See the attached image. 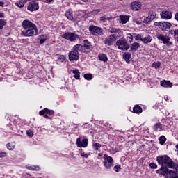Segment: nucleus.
Masks as SVG:
<instances>
[{
    "mask_svg": "<svg viewBox=\"0 0 178 178\" xmlns=\"http://www.w3.org/2000/svg\"><path fill=\"white\" fill-rule=\"evenodd\" d=\"M58 59H60V60L63 61V60H65V58L64 56H60L58 57Z\"/></svg>",
    "mask_w": 178,
    "mask_h": 178,
    "instance_id": "nucleus-51",
    "label": "nucleus"
},
{
    "mask_svg": "<svg viewBox=\"0 0 178 178\" xmlns=\"http://www.w3.org/2000/svg\"><path fill=\"white\" fill-rule=\"evenodd\" d=\"M83 42L84 45H81L82 47H81V51H83V49H90V47H91V43L88 42V40H85Z\"/></svg>",
    "mask_w": 178,
    "mask_h": 178,
    "instance_id": "nucleus-18",
    "label": "nucleus"
},
{
    "mask_svg": "<svg viewBox=\"0 0 178 178\" xmlns=\"http://www.w3.org/2000/svg\"><path fill=\"white\" fill-rule=\"evenodd\" d=\"M81 156H82V158H86V159H87V158H88V154H87V153L82 152V153L81 154Z\"/></svg>",
    "mask_w": 178,
    "mask_h": 178,
    "instance_id": "nucleus-46",
    "label": "nucleus"
},
{
    "mask_svg": "<svg viewBox=\"0 0 178 178\" xmlns=\"http://www.w3.org/2000/svg\"><path fill=\"white\" fill-rule=\"evenodd\" d=\"M123 58L126 60L127 63H129L130 59L131 58V54L126 52L123 54Z\"/></svg>",
    "mask_w": 178,
    "mask_h": 178,
    "instance_id": "nucleus-20",
    "label": "nucleus"
},
{
    "mask_svg": "<svg viewBox=\"0 0 178 178\" xmlns=\"http://www.w3.org/2000/svg\"><path fill=\"white\" fill-rule=\"evenodd\" d=\"M131 8L132 10L137 11L141 9V3L138 1H134L131 3Z\"/></svg>",
    "mask_w": 178,
    "mask_h": 178,
    "instance_id": "nucleus-15",
    "label": "nucleus"
},
{
    "mask_svg": "<svg viewBox=\"0 0 178 178\" xmlns=\"http://www.w3.org/2000/svg\"><path fill=\"white\" fill-rule=\"evenodd\" d=\"M156 37L157 40H159V41H162L163 44L167 45V47H170L173 45V43L170 42V37L168 35H164L161 33H156Z\"/></svg>",
    "mask_w": 178,
    "mask_h": 178,
    "instance_id": "nucleus-5",
    "label": "nucleus"
},
{
    "mask_svg": "<svg viewBox=\"0 0 178 178\" xmlns=\"http://www.w3.org/2000/svg\"><path fill=\"white\" fill-rule=\"evenodd\" d=\"M170 27H172V23L170 22H161V30L162 31H168V30H170Z\"/></svg>",
    "mask_w": 178,
    "mask_h": 178,
    "instance_id": "nucleus-14",
    "label": "nucleus"
},
{
    "mask_svg": "<svg viewBox=\"0 0 178 178\" xmlns=\"http://www.w3.org/2000/svg\"><path fill=\"white\" fill-rule=\"evenodd\" d=\"M115 172H119V170H120V169H122V168L120 167V165H115L113 168Z\"/></svg>",
    "mask_w": 178,
    "mask_h": 178,
    "instance_id": "nucleus-43",
    "label": "nucleus"
},
{
    "mask_svg": "<svg viewBox=\"0 0 178 178\" xmlns=\"http://www.w3.org/2000/svg\"><path fill=\"white\" fill-rule=\"evenodd\" d=\"M104 166L107 170L111 169V168H113V159L111 156H109L106 154H104Z\"/></svg>",
    "mask_w": 178,
    "mask_h": 178,
    "instance_id": "nucleus-7",
    "label": "nucleus"
},
{
    "mask_svg": "<svg viewBox=\"0 0 178 178\" xmlns=\"http://www.w3.org/2000/svg\"><path fill=\"white\" fill-rule=\"evenodd\" d=\"M116 40H118V36L116 35H111L105 39L104 44H106V45H108V47H111V45H112V44H113Z\"/></svg>",
    "mask_w": 178,
    "mask_h": 178,
    "instance_id": "nucleus-9",
    "label": "nucleus"
},
{
    "mask_svg": "<svg viewBox=\"0 0 178 178\" xmlns=\"http://www.w3.org/2000/svg\"><path fill=\"white\" fill-rule=\"evenodd\" d=\"M157 162L159 165H161V167L160 168V170L161 172H163L164 169H168L167 168H174L176 164H175V162L172 161V159H170L168 156H159L157 157Z\"/></svg>",
    "mask_w": 178,
    "mask_h": 178,
    "instance_id": "nucleus-2",
    "label": "nucleus"
},
{
    "mask_svg": "<svg viewBox=\"0 0 178 178\" xmlns=\"http://www.w3.org/2000/svg\"><path fill=\"white\" fill-rule=\"evenodd\" d=\"M99 59L102 62H108V56H106V54H102L99 55Z\"/></svg>",
    "mask_w": 178,
    "mask_h": 178,
    "instance_id": "nucleus-24",
    "label": "nucleus"
},
{
    "mask_svg": "<svg viewBox=\"0 0 178 178\" xmlns=\"http://www.w3.org/2000/svg\"><path fill=\"white\" fill-rule=\"evenodd\" d=\"M26 3H27L26 0H21L16 5L18 8H24V5H26Z\"/></svg>",
    "mask_w": 178,
    "mask_h": 178,
    "instance_id": "nucleus-26",
    "label": "nucleus"
},
{
    "mask_svg": "<svg viewBox=\"0 0 178 178\" xmlns=\"http://www.w3.org/2000/svg\"><path fill=\"white\" fill-rule=\"evenodd\" d=\"M175 41H177V42H178V35L175 38Z\"/></svg>",
    "mask_w": 178,
    "mask_h": 178,
    "instance_id": "nucleus-57",
    "label": "nucleus"
},
{
    "mask_svg": "<svg viewBox=\"0 0 178 178\" xmlns=\"http://www.w3.org/2000/svg\"><path fill=\"white\" fill-rule=\"evenodd\" d=\"M152 67H154V69H159V67H161V63H154L152 64Z\"/></svg>",
    "mask_w": 178,
    "mask_h": 178,
    "instance_id": "nucleus-35",
    "label": "nucleus"
},
{
    "mask_svg": "<svg viewBox=\"0 0 178 178\" xmlns=\"http://www.w3.org/2000/svg\"><path fill=\"white\" fill-rule=\"evenodd\" d=\"M44 111H46V113L48 115H54V112L53 110H49L48 108H44Z\"/></svg>",
    "mask_w": 178,
    "mask_h": 178,
    "instance_id": "nucleus-38",
    "label": "nucleus"
},
{
    "mask_svg": "<svg viewBox=\"0 0 178 178\" xmlns=\"http://www.w3.org/2000/svg\"><path fill=\"white\" fill-rule=\"evenodd\" d=\"M89 31L95 35H102V29L99 27L95 26H90L89 27Z\"/></svg>",
    "mask_w": 178,
    "mask_h": 178,
    "instance_id": "nucleus-10",
    "label": "nucleus"
},
{
    "mask_svg": "<svg viewBox=\"0 0 178 178\" xmlns=\"http://www.w3.org/2000/svg\"><path fill=\"white\" fill-rule=\"evenodd\" d=\"M61 37L62 38H65V40H68V41H71L72 42L76 41V40H80V36L79 35L72 32L65 33L63 34Z\"/></svg>",
    "mask_w": 178,
    "mask_h": 178,
    "instance_id": "nucleus-6",
    "label": "nucleus"
},
{
    "mask_svg": "<svg viewBox=\"0 0 178 178\" xmlns=\"http://www.w3.org/2000/svg\"><path fill=\"white\" fill-rule=\"evenodd\" d=\"M106 20H112V17H106Z\"/></svg>",
    "mask_w": 178,
    "mask_h": 178,
    "instance_id": "nucleus-54",
    "label": "nucleus"
},
{
    "mask_svg": "<svg viewBox=\"0 0 178 178\" xmlns=\"http://www.w3.org/2000/svg\"><path fill=\"white\" fill-rule=\"evenodd\" d=\"M81 45L79 44L73 47V49L69 52L68 54L69 60H70V62L79 59L80 54H79V51H81Z\"/></svg>",
    "mask_w": 178,
    "mask_h": 178,
    "instance_id": "nucleus-3",
    "label": "nucleus"
},
{
    "mask_svg": "<svg viewBox=\"0 0 178 178\" xmlns=\"http://www.w3.org/2000/svg\"><path fill=\"white\" fill-rule=\"evenodd\" d=\"M120 23H122V24H126L130 19L129 15H120Z\"/></svg>",
    "mask_w": 178,
    "mask_h": 178,
    "instance_id": "nucleus-16",
    "label": "nucleus"
},
{
    "mask_svg": "<svg viewBox=\"0 0 178 178\" xmlns=\"http://www.w3.org/2000/svg\"><path fill=\"white\" fill-rule=\"evenodd\" d=\"M155 131H162V124L157 123L154 125Z\"/></svg>",
    "mask_w": 178,
    "mask_h": 178,
    "instance_id": "nucleus-25",
    "label": "nucleus"
},
{
    "mask_svg": "<svg viewBox=\"0 0 178 178\" xmlns=\"http://www.w3.org/2000/svg\"><path fill=\"white\" fill-rule=\"evenodd\" d=\"M27 169H29L30 170H40V167L38 166H26Z\"/></svg>",
    "mask_w": 178,
    "mask_h": 178,
    "instance_id": "nucleus-32",
    "label": "nucleus"
},
{
    "mask_svg": "<svg viewBox=\"0 0 178 178\" xmlns=\"http://www.w3.org/2000/svg\"><path fill=\"white\" fill-rule=\"evenodd\" d=\"M4 156H6V153L5 152L0 153V158H3Z\"/></svg>",
    "mask_w": 178,
    "mask_h": 178,
    "instance_id": "nucleus-50",
    "label": "nucleus"
},
{
    "mask_svg": "<svg viewBox=\"0 0 178 178\" xmlns=\"http://www.w3.org/2000/svg\"><path fill=\"white\" fill-rule=\"evenodd\" d=\"M26 134L29 137H33L34 136V134H33V131H31V130H28L26 131Z\"/></svg>",
    "mask_w": 178,
    "mask_h": 178,
    "instance_id": "nucleus-41",
    "label": "nucleus"
},
{
    "mask_svg": "<svg viewBox=\"0 0 178 178\" xmlns=\"http://www.w3.org/2000/svg\"><path fill=\"white\" fill-rule=\"evenodd\" d=\"M72 73L74 74L75 79H80V72H79V70H74Z\"/></svg>",
    "mask_w": 178,
    "mask_h": 178,
    "instance_id": "nucleus-29",
    "label": "nucleus"
},
{
    "mask_svg": "<svg viewBox=\"0 0 178 178\" xmlns=\"http://www.w3.org/2000/svg\"><path fill=\"white\" fill-rule=\"evenodd\" d=\"M83 1V2H87V1H88V0H82Z\"/></svg>",
    "mask_w": 178,
    "mask_h": 178,
    "instance_id": "nucleus-59",
    "label": "nucleus"
},
{
    "mask_svg": "<svg viewBox=\"0 0 178 178\" xmlns=\"http://www.w3.org/2000/svg\"><path fill=\"white\" fill-rule=\"evenodd\" d=\"M127 40L129 42H133V35L128 33L127 35Z\"/></svg>",
    "mask_w": 178,
    "mask_h": 178,
    "instance_id": "nucleus-34",
    "label": "nucleus"
},
{
    "mask_svg": "<svg viewBox=\"0 0 178 178\" xmlns=\"http://www.w3.org/2000/svg\"><path fill=\"white\" fill-rule=\"evenodd\" d=\"M99 12H101V10H99V9L94 10L92 12V15H98V13H99Z\"/></svg>",
    "mask_w": 178,
    "mask_h": 178,
    "instance_id": "nucleus-44",
    "label": "nucleus"
},
{
    "mask_svg": "<svg viewBox=\"0 0 178 178\" xmlns=\"http://www.w3.org/2000/svg\"><path fill=\"white\" fill-rule=\"evenodd\" d=\"M65 16L68 20H73V11L72 10H67Z\"/></svg>",
    "mask_w": 178,
    "mask_h": 178,
    "instance_id": "nucleus-21",
    "label": "nucleus"
},
{
    "mask_svg": "<svg viewBox=\"0 0 178 178\" xmlns=\"http://www.w3.org/2000/svg\"><path fill=\"white\" fill-rule=\"evenodd\" d=\"M133 111L135 113H141L143 112V108L138 106V105H136L133 108Z\"/></svg>",
    "mask_w": 178,
    "mask_h": 178,
    "instance_id": "nucleus-23",
    "label": "nucleus"
},
{
    "mask_svg": "<svg viewBox=\"0 0 178 178\" xmlns=\"http://www.w3.org/2000/svg\"><path fill=\"white\" fill-rule=\"evenodd\" d=\"M84 79H86V80H91V79H92V74H84Z\"/></svg>",
    "mask_w": 178,
    "mask_h": 178,
    "instance_id": "nucleus-36",
    "label": "nucleus"
},
{
    "mask_svg": "<svg viewBox=\"0 0 178 178\" xmlns=\"http://www.w3.org/2000/svg\"><path fill=\"white\" fill-rule=\"evenodd\" d=\"M161 19H165L166 20H170V19H172V12L170 11H162L161 13Z\"/></svg>",
    "mask_w": 178,
    "mask_h": 178,
    "instance_id": "nucleus-13",
    "label": "nucleus"
},
{
    "mask_svg": "<svg viewBox=\"0 0 178 178\" xmlns=\"http://www.w3.org/2000/svg\"><path fill=\"white\" fill-rule=\"evenodd\" d=\"M76 145L79 148H86L88 145V140L83 139L81 140L80 138L76 139Z\"/></svg>",
    "mask_w": 178,
    "mask_h": 178,
    "instance_id": "nucleus-11",
    "label": "nucleus"
},
{
    "mask_svg": "<svg viewBox=\"0 0 178 178\" xmlns=\"http://www.w3.org/2000/svg\"><path fill=\"white\" fill-rule=\"evenodd\" d=\"M0 6H3V2L0 1Z\"/></svg>",
    "mask_w": 178,
    "mask_h": 178,
    "instance_id": "nucleus-56",
    "label": "nucleus"
},
{
    "mask_svg": "<svg viewBox=\"0 0 178 178\" xmlns=\"http://www.w3.org/2000/svg\"><path fill=\"white\" fill-rule=\"evenodd\" d=\"M101 147H102V145L98 143L93 144L95 151H98Z\"/></svg>",
    "mask_w": 178,
    "mask_h": 178,
    "instance_id": "nucleus-31",
    "label": "nucleus"
},
{
    "mask_svg": "<svg viewBox=\"0 0 178 178\" xmlns=\"http://www.w3.org/2000/svg\"><path fill=\"white\" fill-rule=\"evenodd\" d=\"M22 34L24 37H33L38 34L37 26L29 19L22 22Z\"/></svg>",
    "mask_w": 178,
    "mask_h": 178,
    "instance_id": "nucleus-1",
    "label": "nucleus"
},
{
    "mask_svg": "<svg viewBox=\"0 0 178 178\" xmlns=\"http://www.w3.org/2000/svg\"><path fill=\"white\" fill-rule=\"evenodd\" d=\"M6 24V22H5V19H0V30L1 29H3V26Z\"/></svg>",
    "mask_w": 178,
    "mask_h": 178,
    "instance_id": "nucleus-37",
    "label": "nucleus"
},
{
    "mask_svg": "<svg viewBox=\"0 0 178 178\" xmlns=\"http://www.w3.org/2000/svg\"><path fill=\"white\" fill-rule=\"evenodd\" d=\"M150 168H152V169H156V168H158V165L155 163H151L149 164Z\"/></svg>",
    "mask_w": 178,
    "mask_h": 178,
    "instance_id": "nucleus-42",
    "label": "nucleus"
},
{
    "mask_svg": "<svg viewBox=\"0 0 178 178\" xmlns=\"http://www.w3.org/2000/svg\"><path fill=\"white\" fill-rule=\"evenodd\" d=\"M116 45L118 49H121V51H127V49H129V44L127 43V40L123 38L117 40Z\"/></svg>",
    "mask_w": 178,
    "mask_h": 178,
    "instance_id": "nucleus-8",
    "label": "nucleus"
},
{
    "mask_svg": "<svg viewBox=\"0 0 178 178\" xmlns=\"http://www.w3.org/2000/svg\"><path fill=\"white\" fill-rule=\"evenodd\" d=\"M47 41V36L42 35L40 36V44H44Z\"/></svg>",
    "mask_w": 178,
    "mask_h": 178,
    "instance_id": "nucleus-33",
    "label": "nucleus"
},
{
    "mask_svg": "<svg viewBox=\"0 0 178 178\" xmlns=\"http://www.w3.org/2000/svg\"><path fill=\"white\" fill-rule=\"evenodd\" d=\"M154 26H156L157 27H159V29H161L162 22H154Z\"/></svg>",
    "mask_w": 178,
    "mask_h": 178,
    "instance_id": "nucleus-47",
    "label": "nucleus"
},
{
    "mask_svg": "<svg viewBox=\"0 0 178 178\" xmlns=\"http://www.w3.org/2000/svg\"><path fill=\"white\" fill-rule=\"evenodd\" d=\"M0 17H3V13H0Z\"/></svg>",
    "mask_w": 178,
    "mask_h": 178,
    "instance_id": "nucleus-55",
    "label": "nucleus"
},
{
    "mask_svg": "<svg viewBox=\"0 0 178 178\" xmlns=\"http://www.w3.org/2000/svg\"><path fill=\"white\" fill-rule=\"evenodd\" d=\"M106 22V15L100 17V23H105Z\"/></svg>",
    "mask_w": 178,
    "mask_h": 178,
    "instance_id": "nucleus-40",
    "label": "nucleus"
},
{
    "mask_svg": "<svg viewBox=\"0 0 178 178\" xmlns=\"http://www.w3.org/2000/svg\"><path fill=\"white\" fill-rule=\"evenodd\" d=\"M40 6L38 3L35 2V1H32L29 3V6H28V10L30 12H35V10H38Z\"/></svg>",
    "mask_w": 178,
    "mask_h": 178,
    "instance_id": "nucleus-12",
    "label": "nucleus"
},
{
    "mask_svg": "<svg viewBox=\"0 0 178 178\" xmlns=\"http://www.w3.org/2000/svg\"><path fill=\"white\" fill-rule=\"evenodd\" d=\"M39 113L41 116H42V115H44V114L47 113V111H45V109H44V110L40 111Z\"/></svg>",
    "mask_w": 178,
    "mask_h": 178,
    "instance_id": "nucleus-49",
    "label": "nucleus"
},
{
    "mask_svg": "<svg viewBox=\"0 0 178 178\" xmlns=\"http://www.w3.org/2000/svg\"><path fill=\"white\" fill-rule=\"evenodd\" d=\"M175 19H177L178 22V13L175 14Z\"/></svg>",
    "mask_w": 178,
    "mask_h": 178,
    "instance_id": "nucleus-53",
    "label": "nucleus"
},
{
    "mask_svg": "<svg viewBox=\"0 0 178 178\" xmlns=\"http://www.w3.org/2000/svg\"><path fill=\"white\" fill-rule=\"evenodd\" d=\"M29 1H30V0H25V2H29Z\"/></svg>",
    "mask_w": 178,
    "mask_h": 178,
    "instance_id": "nucleus-60",
    "label": "nucleus"
},
{
    "mask_svg": "<svg viewBox=\"0 0 178 178\" xmlns=\"http://www.w3.org/2000/svg\"><path fill=\"white\" fill-rule=\"evenodd\" d=\"M44 117H45V118H48V115H45Z\"/></svg>",
    "mask_w": 178,
    "mask_h": 178,
    "instance_id": "nucleus-61",
    "label": "nucleus"
},
{
    "mask_svg": "<svg viewBox=\"0 0 178 178\" xmlns=\"http://www.w3.org/2000/svg\"><path fill=\"white\" fill-rule=\"evenodd\" d=\"M119 31H120V30L119 29H116V28H110L109 29V33H111V34H115V33H119Z\"/></svg>",
    "mask_w": 178,
    "mask_h": 178,
    "instance_id": "nucleus-28",
    "label": "nucleus"
},
{
    "mask_svg": "<svg viewBox=\"0 0 178 178\" xmlns=\"http://www.w3.org/2000/svg\"><path fill=\"white\" fill-rule=\"evenodd\" d=\"M15 147H16V143H9L7 144V148L10 151H12V149H13V148H15Z\"/></svg>",
    "mask_w": 178,
    "mask_h": 178,
    "instance_id": "nucleus-27",
    "label": "nucleus"
},
{
    "mask_svg": "<svg viewBox=\"0 0 178 178\" xmlns=\"http://www.w3.org/2000/svg\"><path fill=\"white\" fill-rule=\"evenodd\" d=\"M47 2L49 3V2H52L54 0H46Z\"/></svg>",
    "mask_w": 178,
    "mask_h": 178,
    "instance_id": "nucleus-58",
    "label": "nucleus"
},
{
    "mask_svg": "<svg viewBox=\"0 0 178 178\" xmlns=\"http://www.w3.org/2000/svg\"><path fill=\"white\" fill-rule=\"evenodd\" d=\"M142 42H143V44H149V42H151V41H152V37L148 35L146 36L145 38H143V39H141Z\"/></svg>",
    "mask_w": 178,
    "mask_h": 178,
    "instance_id": "nucleus-22",
    "label": "nucleus"
},
{
    "mask_svg": "<svg viewBox=\"0 0 178 178\" xmlns=\"http://www.w3.org/2000/svg\"><path fill=\"white\" fill-rule=\"evenodd\" d=\"M178 36V29L174 31V38H176Z\"/></svg>",
    "mask_w": 178,
    "mask_h": 178,
    "instance_id": "nucleus-48",
    "label": "nucleus"
},
{
    "mask_svg": "<svg viewBox=\"0 0 178 178\" xmlns=\"http://www.w3.org/2000/svg\"><path fill=\"white\" fill-rule=\"evenodd\" d=\"M144 20L145 23H149V22L152 20V18H151V16L149 15L148 17H146Z\"/></svg>",
    "mask_w": 178,
    "mask_h": 178,
    "instance_id": "nucleus-39",
    "label": "nucleus"
},
{
    "mask_svg": "<svg viewBox=\"0 0 178 178\" xmlns=\"http://www.w3.org/2000/svg\"><path fill=\"white\" fill-rule=\"evenodd\" d=\"M159 143L161 144V145H163V144H165V143H166V137H165L164 136H162L159 138Z\"/></svg>",
    "mask_w": 178,
    "mask_h": 178,
    "instance_id": "nucleus-30",
    "label": "nucleus"
},
{
    "mask_svg": "<svg viewBox=\"0 0 178 178\" xmlns=\"http://www.w3.org/2000/svg\"><path fill=\"white\" fill-rule=\"evenodd\" d=\"M161 87H165V88H169L171 87H173V83H172L170 81H168L166 80L161 81Z\"/></svg>",
    "mask_w": 178,
    "mask_h": 178,
    "instance_id": "nucleus-17",
    "label": "nucleus"
},
{
    "mask_svg": "<svg viewBox=\"0 0 178 178\" xmlns=\"http://www.w3.org/2000/svg\"><path fill=\"white\" fill-rule=\"evenodd\" d=\"M135 40H136V41H138V40H140V41H141V40H143V38H141V35H140V34L136 35L135 36Z\"/></svg>",
    "mask_w": 178,
    "mask_h": 178,
    "instance_id": "nucleus-45",
    "label": "nucleus"
},
{
    "mask_svg": "<svg viewBox=\"0 0 178 178\" xmlns=\"http://www.w3.org/2000/svg\"><path fill=\"white\" fill-rule=\"evenodd\" d=\"M138 48H140V44L138 42H134L131 45L130 51H131V52H136V51H137V49H138Z\"/></svg>",
    "mask_w": 178,
    "mask_h": 178,
    "instance_id": "nucleus-19",
    "label": "nucleus"
},
{
    "mask_svg": "<svg viewBox=\"0 0 178 178\" xmlns=\"http://www.w3.org/2000/svg\"><path fill=\"white\" fill-rule=\"evenodd\" d=\"M169 33L171 34V35H175V31L173 30H170Z\"/></svg>",
    "mask_w": 178,
    "mask_h": 178,
    "instance_id": "nucleus-52",
    "label": "nucleus"
},
{
    "mask_svg": "<svg viewBox=\"0 0 178 178\" xmlns=\"http://www.w3.org/2000/svg\"><path fill=\"white\" fill-rule=\"evenodd\" d=\"M170 169H174V170L164 169L161 172L162 175H165V178H178V175L176 177V175L178 173V164H175L174 168H170Z\"/></svg>",
    "mask_w": 178,
    "mask_h": 178,
    "instance_id": "nucleus-4",
    "label": "nucleus"
}]
</instances>
